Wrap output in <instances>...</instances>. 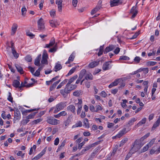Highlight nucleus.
<instances>
[{"label": "nucleus", "instance_id": "obj_30", "mask_svg": "<svg viewBox=\"0 0 160 160\" xmlns=\"http://www.w3.org/2000/svg\"><path fill=\"white\" fill-rule=\"evenodd\" d=\"M62 68V67L60 64L57 63L54 67L55 71L57 72L58 71L60 70Z\"/></svg>", "mask_w": 160, "mask_h": 160}, {"label": "nucleus", "instance_id": "obj_36", "mask_svg": "<svg viewBox=\"0 0 160 160\" xmlns=\"http://www.w3.org/2000/svg\"><path fill=\"white\" fill-rule=\"evenodd\" d=\"M12 53L13 54L14 57L15 58H17L19 56V55L18 53L17 52L16 50L14 49L13 50H12Z\"/></svg>", "mask_w": 160, "mask_h": 160}, {"label": "nucleus", "instance_id": "obj_9", "mask_svg": "<svg viewBox=\"0 0 160 160\" xmlns=\"http://www.w3.org/2000/svg\"><path fill=\"white\" fill-rule=\"evenodd\" d=\"M71 91L69 89H68L67 86L66 85V87L64 89L61 90L60 91V92L62 95L63 96H64L65 95V94H68Z\"/></svg>", "mask_w": 160, "mask_h": 160}, {"label": "nucleus", "instance_id": "obj_18", "mask_svg": "<svg viewBox=\"0 0 160 160\" xmlns=\"http://www.w3.org/2000/svg\"><path fill=\"white\" fill-rule=\"evenodd\" d=\"M87 74L86 71L85 69L82 70L80 72L79 77L80 79H82L85 77L86 75Z\"/></svg>", "mask_w": 160, "mask_h": 160}, {"label": "nucleus", "instance_id": "obj_53", "mask_svg": "<svg viewBox=\"0 0 160 160\" xmlns=\"http://www.w3.org/2000/svg\"><path fill=\"white\" fill-rule=\"evenodd\" d=\"M42 58H46V59H47L48 58V54L46 50H44L43 51Z\"/></svg>", "mask_w": 160, "mask_h": 160}, {"label": "nucleus", "instance_id": "obj_11", "mask_svg": "<svg viewBox=\"0 0 160 160\" xmlns=\"http://www.w3.org/2000/svg\"><path fill=\"white\" fill-rule=\"evenodd\" d=\"M18 27V25L17 24L15 23H14L13 24L11 29L12 33L11 35H13L15 34Z\"/></svg>", "mask_w": 160, "mask_h": 160}, {"label": "nucleus", "instance_id": "obj_55", "mask_svg": "<svg viewBox=\"0 0 160 160\" xmlns=\"http://www.w3.org/2000/svg\"><path fill=\"white\" fill-rule=\"evenodd\" d=\"M118 146H115L111 154V155H114L118 149Z\"/></svg>", "mask_w": 160, "mask_h": 160}, {"label": "nucleus", "instance_id": "obj_47", "mask_svg": "<svg viewBox=\"0 0 160 160\" xmlns=\"http://www.w3.org/2000/svg\"><path fill=\"white\" fill-rule=\"evenodd\" d=\"M42 120V118H39L38 119H37L35 120H34L32 122V124H37L39 122H40Z\"/></svg>", "mask_w": 160, "mask_h": 160}, {"label": "nucleus", "instance_id": "obj_14", "mask_svg": "<svg viewBox=\"0 0 160 160\" xmlns=\"http://www.w3.org/2000/svg\"><path fill=\"white\" fill-rule=\"evenodd\" d=\"M100 60H97L96 61L93 62L89 64V67L91 68H93L98 65L99 63Z\"/></svg>", "mask_w": 160, "mask_h": 160}, {"label": "nucleus", "instance_id": "obj_48", "mask_svg": "<svg viewBox=\"0 0 160 160\" xmlns=\"http://www.w3.org/2000/svg\"><path fill=\"white\" fill-rule=\"evenodd\" d=\"M157 63V62L153 61H149L147 62V64L148 66H152L155 65Z\"/></svg>", "mask_w": 160, "mask_h": 160}, {"label": "nucleus", "instance_id": "obj_22", "mask_svg": "<svg viewBox=\"0 0 160 160\" xmlns=\"http://www.w3.org/2000/svg\"><path fill=\"white\" fill-rule=\"evenodd\" d=\"M64 103H60L56 105V108H57V111H58L61 109H62L64 108Z\"/></svg>", "mask_w": 160, "mask_h": 160}, {"label": "nucleus", "instance_id": "obj_40", "mask_svg": "<svg viewBox=\"0 0 160 160\" xmlns=\"http://www.w3.org/2000/svg\"><path fill=\"white\" fill-rule=\"evenodd\" d=\"M25 59L26 61L28 62H30L32 61V58L31 55H27L25 57Z\"/></svg>", "mask_w": 160, "mask_h": 160}, {"label": "nucleus", "instance_id": "obj_34", "mask_svg": "<svg viewBox=\"0 0 160 160\" xmlns=\"http://www.w3.org/2000/svg\"><path fill=\"white\" fill-rule=\"evenodd\" d=\"M37 113V112H35L33 113H31L29 115H28V116H27L26 118L28 119H30L33 118H34L35 115Z\"/></svg>", "mask_w": 160, "mask_h": 160}, {"label": "nucleus", "instance_id": "obj_62", "mask_svg": "<svg viewBox=\"0 0 160 160\" xmlns=\"http://www.w3.org/2000/svg\"><path fill=\"white\" fill-rule=\"evenodd\" d=\"M40 74V71H39V70H36V72H35V73H34V74H33V75L35 76H37V77H38L39 76Z\"/></svg>", "mask_w": 160, "mask_h": 160}, {"label": "nucleus", "instance_id": "obj_3", "mask_svg": "<svg viewBox=\"0 0 160 160\" xmlns=\"http://www.w3.org/2000/svg\"><path fill=\"white\" fill-rule=\"evenodd\" d=\"M47 122L50 124L55 125L59 123V121L53 117H50L47 120Z\"/></svg>", "mask_w": 160, "mask_h": 160}, {"label": "nucleus", "instance_id": "obj_38", "mask_svg": "<svg viewBox=\"0 0 160 160\" xmlns=\"http://www.w3.org/2000/svg\"><path fill=\"white\" fill-rule=\"evenodd\" d=\"M103 48H103V46H101L100 47V48H99V51L98 53V56H99L102 54L103 52L104 51H103Z\"/></svg>", "mask_w": 160, "mask_h": 160}, {"label": "nucleus", "instance_id": "obj_21", "mask_svg": "<svg viewBox=\"0 0 160 160\" xmlns=\"http://www.w3.org/2000/svg\"><path fill=\"white\" fill-rule=\"evenodd\" d=\"M75 56L73 53H72L70 56L68 61L66 62V64L72 62L75 58Z\"/></svg>", "mask_w": 160, "mask_h": 160}, {"label": "nucleus", "instance_id": "obj_29", "mask_svg": "<svg viewBox=\"0 0 160 160\" xmlns=\"http://www.w3.org/2000/svg\"><path fill=\"white\" fill-rule=\"evenodd\" d=\"M82 91L81 90H77L73 92V95L78 97L82 95Z\"/></svg>", "mask_w": 160, "mask_h": 160}, {"label": "nucleus", "instance_id": "obj_51", "mask_svg": "<svg viewBox=\"0 0 160 160\" xmlns=\"http://www.w3.org/2000/svg\"><path fill=\"white\" fill-rule=\"evenodd\" d=\"M76 67H73L71 69L68 74V75H70L72 74L75 71Z\"/></svg>", "mask_w": 160, "mask_h": 160}, {"label": "nucleus", "instance_id": "obj_57", "mask_svg": "<svg viewBox=\"0 0 160 160\" xmlns=\"http://www.w3.org/2000/svg\"><path fill=\"white\" fill-rule=\"evenodd\" d=\"M41 63L42 64H48V61L47 59L45 58H42V60H41Z\"/></svg>", "mask_w": 160, "mask_h": 160}, {"label": "nucleus", "instance_id": "obj_15", "mask_svg": "<svg viewBox=\"0 0 160 160\" xmlns=\"http://www.w3.org/2000/svg\"><path fill=\"white\" fill-rule=\"evenodd\" d=\"M67 110L68 111H70L71 112L74 113L75 114V107L72 105H70L67 107Z\"/></svg>", "mask_w": 160, "mask_h": 160}, {"label": "nucleus", "instance_id": "obj_63", "mask_svg": "<svg viewBox=\"0 0 160 160\" xmlns=\"http://www.w3.org/2000/svg\"><path fill=\"white\" fill-rule=\"evenodd\" d=\"M72 4L73 6L76 7L77 6L78 1L77 0H72Z\"/></svg>", "mask_w": 160, "mask_h": 160}, {"label": "nucleus", "instance_id": "obj_58", "mask_svg": "<svg viewBox=\"0 0 160 160\" xmlns=\"http://www.w3.org/2000/svg\"><path fill=\"white\" fill-rule=\"evenodd\" d=\"M78 110L77 111V113L78 115L79 114L80 112L81 111V110L82 109V106H78Z\"/></svg>", "mask_w": 160, "mask_h": 160}, {"label": "nucleus", "instance_id": "obj_64", "mask_svg": "<svg viewBox=\"0 0 160 160\" xmlns=\"http://www.w3.org/2000/svg\"><path fill=\"white\" fill-rule=\"evenodd\" d=\"M41 157V155H39V154L38 155L36 156L34 158H33L32 160H37L38 159H39Z\"/></svg>", "mask_w": 160, "mask_h": 160}, {"label": "nucleus", "instance_id": "obj_26", "mask_svg": "<svg viewBox=\"0 0 160 160\" xmlns=\"http://www.w3.org/2000/svg\"><path fill=\"white\" fill-rule=\"evenodd\" d=\"M55 43L54 39L53 38L52 39V40L50 42V43L48 44H46V46L45 48H49L50 47L52 46Z\"/></svg>", "mask_w": 160, "mask_h": 160}, {"label": "nucleus", "instance_id": "obj_4", "mask_svg": "<svg viewBox=\"0 0 160 160\" xmlns=\"http://www.w3.org/2000/svg\"><path fill=\"white\" fill-rule=\"evenodd\" d=\"M16 110L14 112V121L19 120L21 118V114L19 111L18 108H15Z\"/></svg>", "mask_w": 160, "mask_h": 160}, {"label": "nucleus", "instance_id": "obj_52", "mask_svg": "<svg viewBox=\"0 0 160 160\" xmlns=\"http://www.w3.org/2000/svg\"><path fill=\"white\" fill-rule=\"evenodd\" d=\"M29 121V119L26 118L25 119H23L21 122V123L23 125H26Z\"/></svg>", "mask_w": 160, "mask_h": 160}, {"label": "nucleus", "instance_id": "obj_56", "mask_svg": "<svg viewBox=\"0 0 160 160\" xmlns=\"http://www.w3.org/2000/svg\"><path fill=\"white\" fill-rule=\"evenodd\" d=\"M141 59L139 57L136 56L135 58L134 59V61L137 63H138L139 62Z\"/></svg>", "mask_w": 160, "mask_h": 160}, {"label": "nucleus", "instance_id": "obj_17", "mask_svg": "<svg viewBox=\"0 0 160 160\" xmlns=\"http://www.w3.org/2000/svg\"><path fill=\"white\" fill-rule=\"evenodd\" d=\"M60 82V80L58 81L54 82L49 88V91H51L53 90L56 87L58 84Z\"/></svg>", "mask_w": 160, "mask_h": 160}, {"label": "nucleus", "instance_id": "obj_27", "mask_svg": "<svg viewBox=\"0 0 160 160\" xmlns=\"http://www.w3.org/2000/svg\"><path fill=\"white\" fill-rule=\"evenodd\" d=\"M49 23L50 25L52 27H56L57 24L58 25H59V24L58 23L57 21L55 20H50L49 21Z\"/></svg>", "mask_w": 160, "mask_h": 160}, {"label": "nucleus", "instance_id": "obj_19", "mask_svg": "<svg viewBox=\"0 0 160 160\" xmlns=\"http://www.w3.org/2000/svg\"><path fill=\"white\" fill-rule=\"evenodd\" d=\"M41 54L39 55L35 60L34 64L37 66H40V61L41 58Z\"/></svg>", "mask_w": 160, "mask_h": 160}, {"label": "nucleus", "instance_id": "obj_31", "mask_svg": "<svg viewBox=\"0 0 160 160\" xmlns=\"http://www.w3.org/2000/svg\"><path fill=\"white\" fill-rule=\"evenodd\" d=\"M68 80L65 79L63 81H62L60 84L57 86V88L59 89L61 88L62 86L68 82Z\"/></svg>", "mask_w": 160, "mask_h": 160}, {"label": "nucleus", "instance_id": "obj_46", "mask_svg": "<svg viewBox=\"0 0 160 160\" xmlns=\"http://www.w3.org/2000/svg\"><path fill=\"white\" fill-rule=\"evenodd\" d=\"M50 14L51 17H54L56 15V11L54 9L52 10L50 12Z\"/></svg>", "mask_w": 160, "mask_h": 160}, {"label": "nucleus", "instance_id": "obj_8", "mask_svg": "<svg viewBox=\"0 0 160 160\" xmlns=\"http://www.w3.org/2000/svg\"><path fill=\"white\" fill-rule=\"evenodd\" d=\"M136 7L133 6L132 7L130 10V12L132 14V18H134L137 15L138 13V11L137 9H136Z\"/></svg>", "mask_w": 160, "mask_h": 160}, {"label": "nucleus", "instance_id": "obj_24", "mask_svg": "<svg viewBox=\"0 0 160 160\" xmlns=\"http://www.w3.org/2000/svg\"><path fill=\"white\" fill-rule=\"evenodd\" d=\"M146 121V118H143L138 123L137 125L135 126V127H137L141 126L142 124H144Z\"/></svg>", "mask_w": 160, "mask_h": 160}, {"label": "nucleus", "instance_id": "obj_20", "mask_svg": "<svg viewBox=\"0 0 160 160\" xmlns=\"http://www.w3.org/2000/svg\"><path fill=\"white\" fill-rule=\"evenodd\" d=\"M136 121V119L135 118H132L128 122V123L126 125V127H129L131 126L133 124L134 122Z\"/></svg>", "mask_w": 160, "mask_h": 160}, {"label": "nucleus", "instance_id": "obj_54", "mask_svg": "<svg viewBox=\"0 0 160 160\" xmlns=\"http://www.w3.org/2000/svg\"><path fill=\"white\" fill-rule=\"evenodd\" d=\"M155 138H153L152 139L150 142L148 144V145L150 147L152 146L153 145V144L154 143L155 141Z\"/></svg>", "mask_w": 160, "mask_h": 160}, {"label": "nucleus", "instance_id": "obj_16", "mask_svg": "<svg viewBox=\"0 0 160 160\" xmlns=\"http://www.w3.org/2000/svg\"><path fill=\"white\" fill-rule=\"evenodd\" d=\"M66 85L68 89H69L71 91L75 89L77 87V85L75 84L72 85L71 84V83H68Z\"/></svg>", "mask_w": 160, "mask_h": 160}, {"label": "nucleus", "instance_id": "obj_35", "mask_svg": "<svg viewBox=\"0 0 160 160\" xmlns=\"http://www.w3.org/2000/svg\"><path fill=\"white\" fill-rule=\"evenodd\" d=\"M160 122V121L157 120L155 122L154 124L153 125L152 128V130H154L155 128L159 126Z\"/></svg>", "mask_w": 160, "mask_h": 160}, {"label": "nucleus", "instance_id": "obj_32", "mask_svg": "<svg viewBox=\"0 0 160 160\" xmlns=\"http://www.w3.org/2000/svg\"><path fill=\"white\" fill-rule=\"evenodd\" d=\"M38 109H32L30 110H27L24 111L22 112V114L26 115H27V113L30 112H32L34 111H37L38 110Z\"/></svg>", "mask_w": 160, "mask_h": 160}, {"label": "nucleus", "instance_id": "obj_44", "mask_svg": "<svg viewBox=\"0 0 160 160\" xmlns=\"http://www.w3.org/2000/svg\"><path fill=\"white\" fill-rule=\"evenodd\" d=\"M130 59L129 58L126 56H121L119 58V60H128Z\"/></svg>", "mask_w": 160, "mask_h": 160}, {"label": "nucleus", "instance_id": "obj_13", "mask_svg": "<svg viewBox=\"0 0 160 160\" xmlns=\"http://www.w3.org/2000/svg\"><path fill=\"white\" fill-rule=\"evenodd\" d=\"M95 144V143H94L85 147L82 150V153L83 154L86 151L89 150L91 148L93 147Z\"/></svg>", "mask_w": 160, "mask_h": 160}, {"label": "nucleus", "instance_id": "obj_5", "mask_svg": "<svg viewBox=\"0 0 160 160\" xmlns=\"http://www.w3.org/2000/svg\"><path fill=\"white\" fill-rule=\"evenodd\" d=\"M120 0H110V3L111 7L117 6L122 3Z\"/></svg>", "mask_w": 160, "mask_h": 160}, {"label": "nucleus", "instance_id": "obj_2", "mask_svg": "<svg viewBox=\"0 0 160 160\" xmlns=\"http://www.w3.org/2000/svg\"><path fill=\"white\" fill-rule=\"evenodd\" d=\"M138 141H135L134 143L132 144L133 147L130 150L129 152H131V154L132 155V154L134 153L137 151L138 149H139L140 147L137 148L138 147Z\"/></svg>", "mask_w": 160, "mask_h": 160}, {"label": "nucleus", "instance_id": "obj_42", "mask_svg": "<svg viewBox=\"0 0 160 160\" xmlns=\"http://www.w3.org/2000/svg\"><path fill=\"white\" fill-rule=\"evenodd\" d=\"M84 123L85 127L87 128L89 127V125L88 123V119L87 118H85L84 120Z\"/></svg>", "mask_w": 160, "mask_h": 160}, {"label": "nucleus", "instance_id": "obj_60", "mask_svg": "<svg viewBox=\"0 0 160 160\" xmlns=\"http://www.w3.org/2000/svg\"><path fill=\"white\" fill-rule=\"evenodd\" d=\"M149 147H150L147 144L146 146L144 147L143 148L142 150V152H144L147 151V150H148V149Z\"/></svg>", "mask_w": 160, "mask_h": 160}, {"label": "nucleus", "instance_id": "obj_10", "mask_svg": "<svg viewBox=\"0 0 160 160\" xmlns=\"http://www.w3.org/2000/svg\"><path fill=\"white\" fill-rule=\"evenodd\" d=\"M115 48V46L113 45H111L107 47L105 49L104 51V54H106L108 52L112 51Z\"/></svg>", "mask_w": 160, "mask_h": 160}, {"label": "nucleus", "instance_id": "obj_25", "mask_svg": "<svg viewBox=\"0 0 160 160\" xmlns=\"http://www.w3.org/2000/svg\"><path fill=\"white\" fill-rule=\"evenodd\" d=\"M107 62L104 63L102 66V69L104 70H107L109 69V62Z\"/></svg>", "mask_w": 160, "mask_h": 160}, {"label": "nucleus", "instance_id": "obj_12", "mask_svg": "<svg viewBox=\"0 0 160 160\" xmlns=\"http://www.w3.org/2000/svg\"><path fill=\"white\" fill-rule=\"evenodd\" d=\"M121 80V79L120 78L116 79L114 82H112L109 85L108 87L109 88H111L113 86H117L120 82V81Z\"/></svg>", "mask_w": 160, "mask_h": 160}, {"label": "nucleus", "instance_id": "obj_39", "mask_svg": "<svg viewBox=\"0 0 160 160\" xmlns=\"http://www.w3.org/2000/svg\"><path fill=\"white\" fill-rule=\"evenodd\" d=\"M16 67L18 72H19L21 74H23V69L22 67L18 65L16 66Z\"/></svg>", "mask_w": 160, "mask_h": 160}, {"label": "nucleus", "instance_id": "obj_41", "mask_svg": "<svg viewBox=\"0 0 160 160\" xmlns=\"http://www.w3.org/2000/svg\"><path fill=\"white\" fill-rule=\"evenodd\" d=\"M128 138H125L123 139L120 142L119 144V146L120 147H121L122 146H123V145L128 141Z\"/></svg>", "mask_w": 160, "mask_h": 160}, {"label": "nucleus", "instance_id": "obj_45", "mask_svg": "<svg viewBox=\"0 0 160 160\" xmlns=\"http://www.w3.org/2000/svg\"><path fill=\"white\" fill-rule=\"evenodd\" d=\"M71 118H72L70 116H69L68 117L67 119L66 120L65 122V126L68 125L69 124V123L71 122Z\"/></svg>", "mask_w": 160, "mask_h": 160}, {"label": "nucleus", "instance_id": "obj_43", "mask_svg": "<svg viewBox=\"0 0 160 160\" xmlns=\"http://www.w3.org/2000/svg\"><path fill=\"white\" fill-rule=\"evenodd\" d=\"M27 10L25 6L23 7L21 9L22 15L23 16H25L27 12Z\"/></svg>", "mask_w": 160, "mask_h": 160}, {"label": "nucleus", "instance_id": "obj_49", "mask_svg": "<svg viewBox=\"0 0 160 160\" xmlns=\"http://www.w3.org/2000/svg\"><path fill=\"white\" fill-rule=\"evenodd\" d=\"M9 95L8 98V100L11 102H13V98L12 96L11 93L9 92L8 93Z\"/></svg>", "mask_w": 160, "mask_h": 160}, {"label": "nucleus", "instance_id": "obj_6", "mask_svg": "<svg viewBox=\"0 0 160 160\" xmlns=\"http://www.w3.org/2000/svg\"><path fill=\"white\" fill-rule=\"evenodd\" d=\"M62 0H56V3L57 4L59 12H61L62 11Z\"/></svg>", "mask_w": 160, "mask_h": 160}, {"label": "nucleus", "instance_id": "obj_61", "mask_svg": "<svg viewBox=\"0 0 160 160\" xmlns=\"http://www.w3.org/2000/svg\"><path fill=\"white\" fill-rule=\"evenodd\" d=\"M56 50H57V48L55 46L53 48H50L48 52H55L56 51Z\"/></svg>", "mask_w": 160, "mask_h": 160}, {"label": "nucleus", "instance_id": "obj_1", "mask_svg": "<svg viewBox=\"0 0 160 160\" xmlns=\"http://www.w3.org/2000/svg\"><path fill=\"white\" fill-rule=\"evenodd\" d=\"M38 29L40 31L45 30V27L44 23V20L42 18L38 21Z\"/></svg>", "mask_w": 160, "mask_h": 160}, {"label": "nucleus", "instance_id": "obj_28", "mask_svg": "<svg viewBox=\"0 0 160 160\" xmlns=\"http://www.w3.org/2000/svg\"><path fill=\"white\" fill-rule=\"evenodd\" d=\"M20 82L19 81L16 80H14L13 81L12 85L13 87L16 88H18L20 85Z\"/></svg>", "mask_w": 160, "mask_h": 160}, {"label": "nucleus", "instance_id": "obj_23", "mask_svg": "<svg viewBox=\"0 0 160 160\" xmlns=\"http://www.w3.org/2000/svg\"><path fill=\"white\" fill-rule=\"evenodd\" d=\"M84 79L85 80H92L93 79V76L92 74L90 73H87Z\"/></svg>", "mask_w": 160, "mask_h": 160}, {"label": "nucleus", "instance_id": "obj_7", "mask_svg": "<svg viewBox=\"0 0 160 160\" xmlns=\"http://www.w3.org/2000/svg\"><path fill=\"white\" fill-rule=\"evenodd\" d=\"M126 129L125 128H123L122 130L120 131L118 134H117L116 136V138H120L122 137L123 135L125 134L127 132L130 130V129L128 130V131H126Z\"/></svg>", "mask_w": 160, "mask_h": 160}, {"label": "nucleus", "instance_id": "obj_37", "mask_svg": "<svg viewBox=\"0 0 160 160\" xmlns=\"http://www.w3.org/2000/svg\"><path fill=\"white\" fill-rule=\"evenodd\" d=\"M78 77V75H74L69 80L68 83H71L74 80L77 78Z\"/></svg>", "mask_w": 160, "mask_h": 160}, {"label": "nucleus", "instance_id": "obj_59", "mask_svg": "<svg viewBox=\"0 0 160 160\" xmlns=\"http://www.w3.org/2000/svg\"><path fill=\"white\" fill-rule=\"evenodd\" d=\"M67 140L66 139L64 140L62 142L61 145L59 148H62L64 147L66 143Z\"/></svg>", "mask_w": 160, "mask_h": 160}, {"label": "nucleus", "instance_id": "obj_33", "mask_svg": "<svg viewBox=\"0 0 160 160\" xmlns=\"http://www.w3.org/2000/svg\"><path fill=\"white\" fill-rule=\"evenodd\" d=\"M82 124L81 121H79L76 123L74 125L72 126V128H74L78 127H81L82 126Z\"/></svg>", "mask_w": 160, "mask_h": 160}, {"label": "nucleus", "instance_id": "obj_50", "mask_svg": "<svg viewBox=\"0 0 160 160\" xmlns=\"http://www.w3.org/2000/svg\"><path fill=\"white\" fill-rule=\"evenodd\" d=\"M146 70V72H144V73L147 74L148 73V68H140L137 70L138 73L139 72H141V71H142L143 70Z\"/></svg>", "mask_w": 160, "mask_h": 160}]
</instances>
